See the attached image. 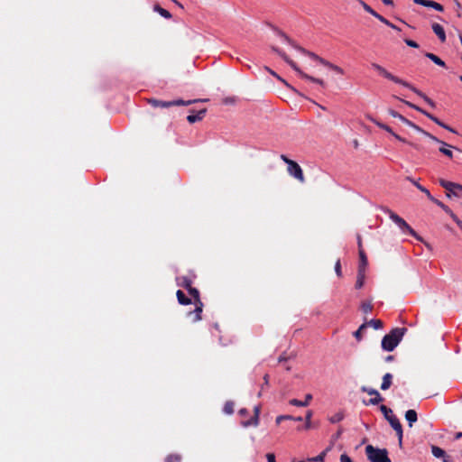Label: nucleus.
Returning <instances> with one entry per match:
<instances>
[{
	"instance_id": "nucleus-1",
	"label": "nucleus",
	"mask_w": 462,
	"mask_h": 462,
	"mask_svg": "<svg viewBox=\"0 0 462 462\" xmlns=\"http://www.w3.org/2000/svg\"><path fill=\"white\" fill-rule=\"evenodd\" d=\"M406 332V328H395L387 335H385L382 339V348L385 351L391 352L393 351L401 342L402 337Z\"/></svg>"
},
{
	"instance_id": "nucleus-2",
	"label": "nucleus",
	"mask_w": 462,
	"mask_h": 462,
	"mask_svg": "<svg viewBox=\"0 0 462 462\" xmlns=\"http://www.w3.org/2000/svg\"><path fill=\"white\" fill-rule=\"evenodd\" d=\"M381 411L383 413L385 419L388 420V422L391 424L393 429L396 431L399 443L402 444V427L399 420V419L393 413V411L389 408H387L385 405H382L380 408Z\"/></svg>"
},
{
	"instance_id": "nucleus-3",
	"label": "nucleus",
	"mask_w": 462,
	"mask_h": 462,
	"mask_svg": "<svg viewBox=\"0 0 462 462\" xmlns=\"http://www.w3.org/2000/svg\"><path fill=\"white\" fill-rule=\"evenodd\" d=\"M298 50L301 53L308 56L313 61L314 65H323L339 75H343L345 73V71L342 68L322 59L321 57L318 56L317 54L310 52V51H307L306 50H304L302 48H298Z\"/></svg>"
},
{
	"instance_id": "nucleus-4",
	"label": "nucleus",
	"mask_w": 462,
	"mask_h": 462,
	"mask_svg": "<svg viewBox=\"0 0 462 462\" xmlns=\"http://www.w3.org/2000/svg\"><path fill=\"white\" fill-rule=\"evenodd\" d=\"M281 159L287 164V171L290 176L293 177L300 183L305 182V177L301 167L293 160L289 159L286 155L282 154Z\"/></svg>"
},
{
	"instance_id": "nucleus-5",
	"label": "nucleus",
	"mask_w": 462,
	"mask_h": 462,
	"mask_svg": "<svg viewBox=\"0 0 462 462\" xmlns=\"http://www.w3.org/2000/svg\"><path fill=\"white\" fill-rule=\"evenodd\" d=\"M282 56L286 60V62L297 72V74L300 77V79H302L306 81H309V82L315 83V84L320 86L321 88L326 87V83L322 79L315 78L313 76L307 74L302 69H300L297 66V64L294 61H292L291 60H290L286 55L282 54Z\"/></svg>"
},
{
	"instance_id": "nucleus-6",
	"label": "nucleus",
	"mask_w": 462,
	"mask_h": 462,
	"mask_svg": "<svg viewBox=\"0 0 462 462\" xmlns=\"http://www.w3.org/2000/svg\"><path fill=\"white\" fill-rule=\"evenodd\" d=\"M365 453L370 462H391L386 449L375 448L372 445L365 448Z\"/></svg>"
},
{
	"instance_id": "nucleus-7",
	"label": "nucleus",
	"mask_w": 462,
	"mask_h": 462,
	"mask_svg": "<svg viewBox=\"0 0 462 462\" xmlns=\"http://www.w3.org/2000/svg\"><path fill=\"white\" fill-rule=\"evenodd\" d=\"M386 212L388 213L390 219L399 226L402 233L410 234L411 236L416 237L418 240H420V237L403 218L390 209H387Z\"/></svg>"
},
{
	"instance_id": "nucleus-8",
	"label": "nucleus",
	"mask_w": 462,
	"mask_h": 462,
	"mask_svg": "<svg viewBox=\"0 0 462 462\" xmlns=\"http://www.w3.org/2000/svg\"><path fill=\"white\" fill-rule=\"evenodd\" d=\"M372 68L377 71L381 76H383V78L396 83V84H400L403 87H410V83H408L407 81H404L402 79H401L400 78L393 75L392 73H390L389 71H387L383 67H382L381 65L377 64V63H373L372 64Z\"/></svg>"
},
{
	"instance_id": "nucleus-9",
	"label": "nucleus",
	"mask_w": 462,
	"mask_h": 462,
	"mask_svg": "<svg viewBox=\"0 0 462 462\" xmlns=\"http://www.w3.org/2000/svg\"><path fill=\"white\" fill-rule=\"evenodd\" d=\"M372 68L377 71L381 76H383V78L396 83V84H400L403 87H410V83H408L407 81H404L402 79H401L400 78L393 75L392 73H390L389 71H387L383 67H382L381 65L377 64V63H373L372 64Z\"/></svg>"
},
{
	"instance_id": "nucleus-10",
	"label": "nucleus",
	"mask_w": 462,
	"mask_h": 462,
	"mask_svg": "<svg viewBox=\"0 0 462 462\" xmlns=\"http://www.w3.org/2000/svg\"><path fill=\"white\" fill-rule=\"evenodd\" d=\"M372 68L377 71L381 76H383V78L396 83V84H400L403 87H410V83H408L407 81H404L402 79H401L400 78L393 75L392 73H390L389 71H387L383 67H382L381 65L377 64V63H373L372 64Z\"/></svg>"
},
{
	"instance_id": "nucleus-11",
	"label": "nucleus",
	"mask_w": 462,
	"mask_h": 462,
	"mask_svg": "<svg viewBox=\"0 0 462 462\" xmlns=\"http://www.w3.org/2000/svg\"><path fill=\"white\" fill-rule=\"evenodd\" d=\"M439 182L440 186H442L445 189L451 192L455 196L462 197V186L460 184L448 181L443 179H440Z\"/></svg>"
},
{
	"instance_id": "nucleus-12",
	"label": "nucleus",
	"mask_w": 462,
	"mask_h": 462,
	"mask_svg": "<svg viewBox=\"0 0 462 462\" xmlns=\"http://www.w3.org/2000/svg\"><path fill=\"white\" fill-rule=\"evenodd\" d=\"M406 105L420 113H422L423 115H425L428 118H430V120H432L434 123H436L437 125H439V126L447 129L448 131L451 132V133H455V131L449 127L448 125H447L446 124H444L443 122H441L440 120H439L437 117H435L434 116H432L431 114H429L428 112L424 111L423 109L420 108L419 106L411 104V102H406Z\"/></svg>"
},
{
	"instance_id": "nucleus-13",
	"label": "nucleus",
	"mask_w": 462,
	"mask_h": 462,
	"mask_svg": "<svg viewBox=\"0 0 462 462\" xmlns=\"http://www.w3.org/2000/svg\"><path fill=\"white\" fill-rule=\"evenodd\" d=\"M374 123L379 126L380 128L385 130L386 132H388L389 134H391L396 140L400 141V142H402V143H409L410 145H411L412 147L414 148H418L417 145H415L414 143H409L407 142L404 138L401 137L399 134H395L391 127H389L388 125L381 123V122H378V121H374Z\"/></svg>"
},
{
	"instance_id": "nucleus-14",
	"label": "nucleus",
	"mask_w": 462,
	"mask_h": 462,
	"mask_svg": "<svg viewBox=\"0 0 462 462\" xmlns=\"http://www.w3.org/2000/svg\"><path fill=\"white\" fill-rule=\"evenodd\" d=\"M362 391L367 393L369 395H371V397H373L369 401L371 404H377L383 401L381 394L375 389H368L366 387H363Z\"/></svg>"
},
{
	"instance_id": "nucleus-15",
	"label": "nucleus",
	"mask_w": 462,
	"mask_h": 462,
	"mask_svg": "<svg viewBox=\"0 0 462 462\" xmlns=\"http://www.w3.org/2000/svg\"><path fill=\"white\" fill-rule=\"evenodd\" d=\"M431 453L435 457L441 458L443 462H450V457L439 447L432 446Z\"/></svg>"
},
{
	"instance_id": "nucleus-16",
	"label": "nucleus",
	"mask_w": 462,
	"mask_h": 462,
	"mask_svg": "<svg viewBox=\"0 0 462 462\" xmlns=\"http://www.w3.org/2000/svg\"><path fill=\"white\" fill-rule=\"evenodd\" d=\"M439 152L442 153L444 156L448 157V159L454 158V151L462 153V150L458 147L453 146L451 144H448L444 149H439Z\"/></svg>"
},
{
	"instance_id": "nucleus-17",
	"label": "nucleus",
	"mask_w": 462,
	"mask_h": 462,
	"mask_svg": "<svg viewBox=\"0 0 462 462\" xmlns=\"http://www.w3.org/2000/svg\"><path fill=\"white\" fill-rule=\"evenodd\" d=\"M434 33L439 37L441 42L446 41V33L444 28L437 23H432L431 25Z\"/></svg>"
},
{
	"instance_id": "nucleus-18",
	"label": "nucleus",
	"mask_w": 462,
	"mask_h": 462,
	"mask_svg": "<svg viewBox=\"0 0 462 462\" xmlns=\"http://www.w3.org/2000/svg\"><path fill=\"white\" fill-rule=\"evenodd\" d=\"M359 266L358 271L365 272L366 266H367V257L365 254V251L363 249L359 250Z\"/></svg>"
},
{
	"instance_id": "nucleus-19",
	"label": "nucleus",
	"mask_w": 462,
	"mask_h": 462,
	"mask_svg": "<svg viewBox=\"0 0 462 462\" xmlns=\"http://www.w3.org/2000/svg\"><path fill=\"white\" fill-rule=\"evenodd\" d=\"M405 419L409 423L410 427H412L413 423L417 421V412L414 410H408L405 413Z\"/></svg>"
},
{
	"instance_id": "nucleus-20",
	"label": "nucleus",
	"mask_w": 462,
	"mask_h": 462,
	"mask_svg": "<svg viewBox=\"0 0 462 462\" xmlns=\"http://www.w3.org/2000/svg\"><path fill=\"white\" fill-rule=\"evenodd\" d=\"M392 380H393V375L389 373L385 374L383 377L381 389L383 391L388 390L390 388V386L392 385Z\"/></svg>"
},
{
	"instance_id": "nucleus-21",
	"label": "nucleus",
	"mask_w": 462,
	"mask_h": 462,
	"mask_svg": "<svg viewBox=\"0 0 462 462\" xmlns=\"http://www.w3.org/2000/svg\"><path fill=\"white\" fill-rule=\"evenodd\" d=\"M411 90H412L414 93H416L418 96L421 97L430 106L435 107V103L429 98L426 95H424L422 92H420L419 89H417L415 87L411 86L410 84V87H407Z\"/></svg>"
},
{
	"instance_id": "nucleus-22",
	"label": "nucleus",
	"mask_w": 462,
	"mask_h": 462,
	"mask_svg": "<svg viewBox=\"0 0 462 462\" xmlns=\"http://www.w3.org/2000/svg\"><path fill=\"white\" fill-rule=\"evenodd\" d=\"M411 90H412L414 93H416L418 96L421 97L430 106L435 107V103L429 98L426 95H424L422 92H420L419 89H417L415 87L411 86L410 84V87H407Z\"/></svg>"
},
{
	"instance_id": "nucleus-23",
	"label": "nucleus",
	"mask_w": 462,
	"mask_h": 462,
	"mask_svg": "<svg viewBox=\"0 0 462 462\" xmlns=\"http://www.w3.org/2000/svg\"><path fill=\"white\" fill-rule=\"evenodd\" d=\"M205 113H206V109H202V110L199 111V113L196 115L188 116L187 120L190 124H193L197 121H200L203 118Z\"/></svg>"
},
{
	"instance_id": "nucleus-24",
	"label": "nucleus",
	"mask_w": 462,
	"mask_h": 462,
	"mask_svg": "<svg viewBox=\"0 0 462 462\" xmlns=\"http://www.w3.org/2000/svg\"><path fill=\"white\" fill-rule=\"evenodd\" d=\"M365 272L358 271L357 278H356V288L361 289L365 284Z\"/></svg>"
},
{
	"instance_id": "nucleus-25",
	"label": "nucleus",
	"mask_w": 462,
	"mask_h": 462,
	"mask_svg": "<svg viewBox=\"0 0 462 462\" xmlns=\"http://www.w3.org/2000/svg\"><path fill=\"white\" fill-rule=\"evenodd\" d=\"M425 56L427 58H429L430 60H432L435 64H437L438 66H440V67H446V64L445 62L440 59L439 58L437 55L433 54V53H430V52H427L425 54Z\"/></svg>"
},
{
	"instance_id": "nucleus-26",
	"label": "nucleus",
	"mask_w": 462,
	"mask_h": 462,
	"mask_svg": "<svg viewBox=\"0 0 462 462\" xmlns=\"http://www.w3.org/2000/svg\"><path fill=\"white\" fill-rule=\"evenodd\" d=\"M389 114L394 117V118H398L401 122H402L403 124H405L406 125L409 126V125H411V121L408 120L407 118H405L404 116H402V115H400L398 112L393 110V109H390L389 110Z\"/></svg>"
},
{
	"instance_id": "nucleus-27",
	"label": "nucleus",
	"mask_w": 462,
	"mask_h": 462,
	"mask_svg": "<svg viewBox=\"0 0 462 462\" xmlns=\"http://www.w3.org/2000/svg\"><path fill=\"white\" fill-rule=\"evenodd\" d=\"M411 182L413 183V185L419 189L420 190L421 192H423L429 199L430 200H434V198L431 196L430 192L429 191V189H427L425 187L421 186L418 181L416 180H411Z\"/></svg>"
},
{
	"instance_id": "nucleus-28",
	"label": "nucleus",
	"mask_w": 462,
	"mask_h": 462,
	"mask_svg": "<svg viewBox=\"0 0 462 462\" xmlns=\"http://www.w3.org/2000/svg\"><path fill=\"white\" fill-rule=\"evenodd\" d=\"M259 408L258 407H255L254 408V417L252 419V420L250 421H245L243 422V426L244 427H248L250 425H254L256 426L258 424V415H259Z\"/></svg>"
},
{
	"instance_id": "nucleus-29",
	"label": "nucleus",
	"mask_w": 462,
	"mask_h": 462,
	"mask_svg": "<svg viewBox=\"0 0 462 462\" xmlns=\"http://www.w3.org/2000/svg\"><path fill=\"white\" fill-rule=\"evenodd\" d=\"M177 299H178V301L182 304V305H187V304H189L190 303V300L188 299L184 292L180 290L177 291Z\"/></svg>"
},
{
	"instance_id": "nucleus-30",
	"label": "nucleus",
	"mask_w": 462,
	"mask_h": 462,
	"mask_svg": "<svg viewBox=\"0 0 462 462\" xmlns=\"http://www.w3.org/2000/svg\"><path fill=\"white\" fill-rule=\"evenodd\" d=\"M149 102L154 107H159V106L160 107H169V106H171V103L165 102V101H161V100H157V99H151Z\"/></svg>"
},
{
	"instance_id": "nucleus-31",
	"label": "nucleus",
	"mask_w": 462,
	"mask_h": 462,
	"mask_svg": "<svg viewBox=\"0 0 462 462\" xmlns=\"http://www.w3.org/2000/svg\"><path fill=\"white\" fill-rule=\"evenodd\" d=\"M153 10L166 19H170L171 17V14H170L169 11H167L166 9H164L159 5H155Z\"/></svg>"
},
{
	"instance_id": "nucleus-32",
	"label": "nucleus",
	"mask_w": 462,
	"mask_h": 462,
	"mask_svg": "<svg viewBox=\"0 0 462 462\" xmlns=\"http://www.w3.org/2000/svg\"><path fill=\"white\" fill-rule=\"evenodd\" d=\"M198 304H197V307L195 309V317H194V321H199L201 319V312H202V303L200 301H197Z\"/></svg>"
},
{
	"instance_id": "nucleus-33",
	"label": "nucleus",
	"mask_w": 462,
	"mask_h": 462,
	"mask_svg": "<svg viewBox=\"0 0 462 462\" xmlns=\"http://www.w3.org/2000/svg\"><path fill=\"white\" fill-rule=\"evenodd\" d=\"M367 327L366 323L362 324L359 328L354 333V337L358 340L361 341L363 338V330Z\"/></svg>"
},
{
	"instance_id": "nucleus-34",
	"label": "nucleus",
	"mask_w": 462,
	"mask_h": 462,
	"mask_svg": "<svg viewBox=\"0 0 462 462\" xmlns=\"http://www.w3.org/2000/svg\"><path fill=\"white\" fill-rule=\"evenodd\" d=\"M366 324L367 326L373 327L374 329H380L383 328V322L380 319H371Z\"/></svg>"
},
{
	"instance_id": "nucleus-35",
	"label": "nucleus",
	"mask_w": 462,
	"mask_h": 462,
	"mask_svg": "<svg viewBox=\"0 0 462 462\" xmlns=\"http://www.w3.org/2000/svg\"><path fill=\"white\" fill-rule=\"evenodd\" d=\"M223 411L226 414H229V415L232 414L234 412V402H226L224 405Z\"/></svg>"
},
{
	"instance_id": "nucleus-36",
	"label": "nucleus",
	"mask_w": 462,
	"mask_h": 462,
	"mask_svg": "<svg viewBox=\"0 0 462 462\" xmlns=\"http://www.w3.org/2000/svg\"><path fill=\"white\" fill-rule=\"evenodd\" d=\"M171 103V106H189L191 103H193V101H191V100L183 101L181 99H178V100L172 101Z\"/></svg>"
},
{
	"instance_id": "nucleus-37",
	"label": "nucleus",
	"mask_w": 462,
	"mask_h": 462,
	"mask_svg": "<svg viewBox=\"0 0 462 462\" xmlns=\"http://www.w3.org/2000/svg\"><path fill=\"white\" fill-rule=\"evenodd\" d=\"M362 308V310L365 312V313H369L372 311L373 310V306L370 302H364L361 306Z\"/></svg>"
},
{
	"instance_id": "nucleus-38",
	"label": "nucleus",
	"mask_w": 462,
	"mask_h": 462,
	"mask_svg": "<svg viewBox=\"0 0 462 462\" xmlns=\"http://www.w3.org/2000/svg\"><path fill=\"white\" fill-rule=\"evenodd\" d=\"M294 420V419L291 415H281L276 418V423L280 424L282 420Z\"/></svg>"
},
{
	"instance_id": "nucleus-39",
	"label": "nucleus",
	"mask_w": 462,
	"mask_h": 462,
	"mask_svg": "<svg viewBox=\"0 0 462 462\" xmlns=\"http://www.w3.org/2000/svg\"><path fill=\"white\" fill-rule=\"evenodd\" d=\"M189 291L195 298L196 301H200L199 298V291L197 289L190 287L189 289Z\"/></svg>"
},
{
	"instance_id": "nucleus-40",
	"label": "nucleus",
	"mask_w": 462,
	"mask_h": 462,
	"mask_svg": "<svg viewBox=\"0 0 462 462\" xmlns=\"http://www.w3.org/2000/svg\"><path fill=\"white\" fill-rule=\"evenodd\" d=\"M359 4L362 5V7L369 14H373V13L374 12V10H373L367 4H365L364 1L362 0H358Z\"/></svg>"
},
{
	"instance_id": "nucleus-41",
	"label": "nucleus",
	"mask_w": 462,
	"mask_h": 462,
	"mask_svg": "<svg viewBox=\"0 0 462 462\" xmlns=\"http://www.w3.org/2000/svg\"><path fill=\"white\" fill-rule=\"evenodd\" d=\"M290 404L294 405V406H299V407H305L306 406V403H303L302 401H299L297 399H291L290 401Z\"/></svg>"
},
{
	"instance_id": "nucleus-42",
	"label": "nucleus",
	"mask_w": 462,
	"mask_h": 462,
	"mask_svg": "<svg viewBox=\"0 0 462 462\" xmlns=\"http://www.w3.org/2000/svg\"><path fill=\"white\" fill-rule=\"evenodd\" d=\"M181 281H182V282H181V283H180V284H181L182 286H184L186 289H188V290H189V289L191 287V282H190V281H189L188 278H186V277H182V278H181Z\"/></svg>"
},
{
	"instance_id": "nucleus-43",
	"label": "nucleus",
	"mask_w": 462,
	"mask_h": 462,
	"mask_svg": "<svg viewBox=\"0 0 462 462\" xmlns=\"http://www.w3.org/2000/svg\"><path fill=\"white\" fill-rule=\"evenodd\" d=\"M167 462H180V457L176 455H171L166 459Z\"/></svg>"
},
{
	"instance_id": "nucleus-44",
	"label": "nucleus",
	"mask_w": 462,
	"mask_h": 462,
	"mask_svg": "<svg viewBox=\"0 0 462 462\" xmlns=\"http://www.w3.org/2000/svg\"><path fill=\"white\" fill-rule=\"evenodd\" d=\"M335 271H336V273L337 274V276H341L342 273H341V264H340V261L339 260H337L336 262Z\"/></svg>"
},
{
	"instance_id": "nucleus-45",
	"label": "nucleus",
	"mask_w": 462,
	"mask_h": 462,
	"mask_svg": "<svg viewBox=\"0 0 462 462\" xmlns=\"http://www.w3.org/2000/svg\"><path fill=\"white\" fill-rule=\"evenodd\" d=\"M409 126L422 134L425 133V130L421 129L420 126L416 125L412 122H411V125H409Z\"/></svg>"
},
{
	"instance_id": "nucleus-46",
	"label": "nucleus",
	"mask_w": 462,
	"mask_h": 462,
	"mask_svg": "<svg viewBox=\"0 0 462 462\" xmlns=\"http://www.w3.org/2000/svg\"><path fill=\"white\" fill-rule=\"evenodd\" d=\"M431 8H433V9L439 11V12H442L444 10L443 6L440 4H439V3L435 2V1H434L433 5H432Z\"/></svg>"
},
{
	"instance_id": "nucleus-47",
	"label": "nucleus",
	"mask_w": 462,
	"mask_h": 462,
	"mask_svg": "<svg viewBox=\"0 0 462 462\" xmlns=\"http://www.w3.org/2000/svg\"><path fill=\"white\" fill-rule=\"evenodd\" d=\"M423 135L428 137L430 140L433 141L434 143L439 142V138H437L436 136L432 135L431 134H430L426 131L423 134Z\"/></svg>"
},
{
	"instance_id": "nucleus-48",
	"label": "nucleus",
	"mask_w": 462,
	"mask_h": 462,
	"mask_svg": "<svg viewBox=\"0 0 462 462\" xmlns=\"http://www.w3.org/2000/svg\"><path fill=\"white\" fill-rule=\"evenodd\" d=\"M405 43L410 46V47H412V48H418L419 45L416 42L412 41V40H405Z\"/></svg>"
},
{
	"instance_id": "nucleus-49",
	"label": "nucleus",
	"mask_w": 462,
	"mask_h": 462,
	"mask_svg": "<svg viewBox=\"0 0 462 462\" xmlns=\"http://www.w3.org/2000/svg\"><path fill=\"white\" fill-rule=\"evenodd\" d=\"M340 462H353V461L346 454H342L340 456Z\"/></svg>"
},
{
	"instance_id": "nucleus-50",
	"label": "nucleus",
	"mask_w": 462,
	"mask_h": 462,
	"mask_svg": "<svg viewBox=\"0 0 462 462\" xmlns=\"http://www.w3.org/2000/svg\"><path fill=\"white\" fill-rule=\"evenodd\" d=\"M311 400H312V395L310 393H308L305 396V400L302 402H303V403H306V406H308Z\"/></svg>"
},
{
	"instance_id": "nucleus-51",
	"label": "nucleus",
	"mask_w": 462,
	"mask_h": 462,
	"mask_svg": "<svg viewBox=\"0 0 462 462\" xmlns=\"http://www.w3.org/2000/svg\"><path fill=\"white\" fill-rule=\"evenodd\" d=\"M436 143H438L439 145V149H444L445 147H447L449 143L442 141V140H439V142H436Z\"/></svg>"
},
{
	"instance_id": "nucleus-52",
	"label": "nucleus",
	"mask_w": 462,
	"mask_h": 462,
	"mask_svg": "<svg viewBox=\"0 0 462 462\" xmlns=\"http://www.w3.org/2000/svg\"><path fill=\"white\" fill-rule=\"evenodd\" d=\"M266 70H268L273 77L277 78L279 80H281L282 82L285 83V81L279 76L277 75L273 70L270 69L269 68H265Z\"/></svg>"
},
{
	"instance_id": "nucleus-53",
	"label": "nucleus",
	"mask_w": 462,
	"mask_h": 462,
	"mask_svg": "<svg viewBox=\"0 0 462 462\" xmlns=\"http://www.w3.org/2000/svg\"><path fill=\"white\" fill-rule=\"evenodd\" d=\"M267 462H275V456L273 453L266 455Z\"/></svg>"
},
{
	"instance_id": "nucleus-54",
	"label": "nucleus",
	"mask_w": 462,
	"mask_h": 462,
	"mask_svg": "<svg viewBox=\"0 0 462 462\" xmlns=\"http://www.w3.org/2000/svg\"><path fill=\"white\" fill-rule=\"evenodd\" d=\"M324 456H325V453H321L320 455L312 458L311 460L312 461H323Z\"/></svg>"
},
{
	"instance_id": "nucleus-55",
	"label": "nucleus",
	"mask_w": 462,
	"mask_h": 462,
	"mask_svg": "<svg viewBox=\"0 0 462 462\" xmlns=\"http://www.w3.org/2000/svg\"><path fill=\"white\" fill-rule=\"evenodd\" d=\"M433 3H434V1H432V0H425V4L423 5V6L431 7Z\"/></svg>"
},
{
	"instance_id": "nucleus-56",
	"label": "nucleus",
	"mask_w": 462,
	"mask_h": 462,
	"mask_svg": "<svg viewBox=\"0 0 462 462\" xmlns=\"http://www.w3.org/2000/svg\"><path fill=\"white\" fill-rule=\"evenodd\" d=\"M311 415H312V412H311L310 411H308L307 416H306L307 427H309V423H310V420Z\"/></svg>"
},
{
	"instance_id": "nucleus-57",
	"label": "nucleus",
	"mask_w": 462,
	"mask_h": 462,
	"mask_svg": "<svg viewBox=\"0 0 462 462\" xmlns=\"http://www.w3.org/2000/svg\"><path fill=\"white\" fill-rule=\"evenodd\" d=\"M431 201L436 203L438 206H439L442 208H445V205L442 202H440L438 199H434V200H431Z\"/></svg>"
},
{
	"instance_id": "nucleus-58",
	"label": "nucleus",
	"mask_w": 462,
	"mask_h": 462,
	"mask_svg": "<svg viewBox=\"0 0 462 462\" xmlns=\"http://www.w3.org/2000/svg\"><path fill=\"white\" fill-rule=\"evenodd\" d=\"M379 21H381L382 23H383L384 24L388 25L390 24V22L388 20H386L385 18H383V16L379 17Z\"/></svg>"
},
{
	"instance_id": "nucleus-59",
	"label": "nucleus",
	"mask_w": 462,
	"mask_h": 462,
	"mask_svg": "<svg viewBox=\"0 0 462 462\" xmlns=\"http://www.w3.org/2000/svg\"><path fill=\"white\" fill-rule=\"evenodd\" d=\"M450 217H452V219L457 224V221H460L457 217L453 213V212H450Z\"/></svg>"
},
{
	"instance_id": "nucleus-60",
	"label": "nucleus",
	"mask_w": 462,
	"mask_h": 462,
	"mask_svg": "<svg viewBox=\"0 0 462 462\" xmlns=\"http://www.w3.org/2000/svg\"><path fill=\"white\" fill-rule=\"evenodd\" d=\"M413 2L420 5H423L425 4V0H413Z\"/></svg>"
},
{
	"instance_id": "nucleus-61",
	"label": "nucleus",
	"mask_w": 462,
	"mask_h": 462,
	"mask_svg": "<svg viewBox=\"0 0 462 462\" xmlns=\"http://www.w3.org/2000/svg\"><path fill=\"white\" fill-rule=\"evenodd\" d=\"M171 1L173 2L180 8L183 9V5L180 2H178L177 0H171Z\"/></svg>"
},
{
	"instance_id": "nucleus-62",
	"label": "nucleus",
	"mask_w": 462,
	"mask_h": 462,
	"mask_svg": "<svg viewBox=\"0 0 462 462\" xmlns=\"http://www.w3.org/2000/svg\"><path fill=\"white\" fill-rule=\"evenodd\" d=\"M263 380H264V384L268 385V383H269V375L265 374L263 376Z\"/></svg>"
},
{
	"instance_id": "nucleus-63",
	"label": "nucleus",
	"mask_w": 462,
	"mask_h": 462,
	"mask_svg": "<svg viewBox=\"0 0 462 462\" xmlns=\"http://www.w3.org/2000/svg\"><path fill=\"white\" fill-rule=\"evenodd\" d=\"M383 3L387 5H393V1L392 0H383Z\"/></svg>"
},
{
	"instance_id": "nucleus-64",
	"label": "nucleus",
	"mask_w": 462,
	"mask_h": 462,
	"mask_svg": "<svg viewBox=\"0 0 462 462\" xmlns=\"http://www.w3.org/2000/svg\"><path fill=\"white\" fill-rule=\"evenodd\" d=\"M373 16H374L375 18H377L379 20V17H381L382 15H380L379 14H377L375 11L372 14Z\"/></svg>"
}]
</instances>
